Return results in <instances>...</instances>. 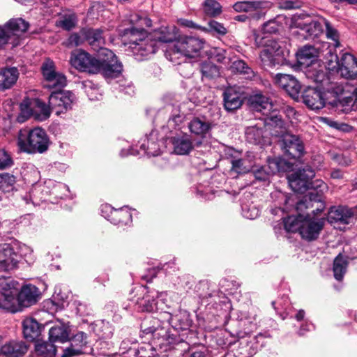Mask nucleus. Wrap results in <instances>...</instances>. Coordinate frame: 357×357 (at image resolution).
I'll return each mask as SVG.
<instances>
[{"label":"nucleus","instance_id":"nucleus-1","mask_svg":"<svg viewBox=\"0 0 357 357\" xmlns=\"http://www.w3.org/2000/svg\"><path fill=\"white\" fill-rule=\"evenodd\" d=\"M298 215L284 219V227L287 232H298L307 241L316 240L323 229L325 219L315 215L324 210V204L317 202L314 192L310 191L300 200L296 207Z\"/></svg>","mask_w":357,"mask_h":357},{"label":"nucleus","instance_id":"nucleus-2","mask_svg":"<svg viewBox=\"0 0 357 357\" xmlns=\"http://www.w3.org/2000/svg\"><path fill=\"white\" fill-rule=\"evenodd\" d=\"M69 63L79 72L101 73L106 78L116 77L123 70L121 63L114 52L108 49L99 50L97 57L83 50H75L70 54Z\"/></svg>","mask_w":357,"mask_h":357},{"label":"nucleus","instance_id":"nucleus-3","mask_svg":"<svg viewBox=\"0 0 357 357\" xmlns=\"http://www.w3.org/2000/svg\"><path fill=\"white\" fill-rule=\"evenodd\" d=\"M122 37L124 45H128L138 60H143L155 52V43L149 38L144 28L127 29Z\"/></svg>","mask_w":357,"mask_h":357},{"label":"nucleus","instance_id":"nucleus-4","mask_svg":"<svg viewBox=\"0 0 357 357\" xmlns=\"http://www.w3.org/2000/svg\"><path fill=\"white\" fill-rule=\"evenodd\" d=\"M50 140L45 131L40 128L20 130L17 138L19 149L25 153H43L49 147Z\"/></svg>","mask_w":357,"mask_h":357},{"label":"nucleus","instance_id":"nucleus-5","mask_svg":"<svg viewBox=\"0 0 357 357\" xmlns=\"http://www.w3.org/2000/svg\"><path fill=\"white\" fill-rule=\"evenodd\" d=\"M254 36L256 45L264 47L260 53V59L264 66L271 67L283 63V50L276 40L268 37L260 38L256 33H254Z\"/></svg>","mask_w":357,"mask_h":357},{"label":"nucleus","instance_id":"nucleus-6","mask_svg":"<svg viewBox=\"0 0 357 357\" xmlns=\"http://www.w3.org/2000/svg\"><path fill=\"white\" fill-rule=\"evenodd\" d=\"M314 170L307 166L303 169H299L298 172L289 176V184L291 188L294 191L299 193H303L307 190L310 189H319V192H322L327 188L325 183L321 180L316 181V185L310 182V180L314 176Z\"/></svg>","mask_w":357,"mask_h":357},{"label":"nucleus","instance_id":"nucleus-7","mask_svg":"<svg viewBox=\"0 0 357 357\" xmlns=\"http://www.w3.org/2000/svg\"><path fill=\"white\" fill-rule=\"evenodd\" d=\"M29 28V23L22 18L11 19L3 26H0V48L6 44L12 47L20 45L22 35Z\"/></svg>","mask_w":357,"mask_h":357},{"label":"nucleus","instance_id":"nucleus-8","mask_svg":"<svg viewBox=\"0 0 357 357\" xmlns=\"http://www.w3.org/2000/svg\"><path fill=\"white\" fill-rule=\"evenodd\" d=\"M250 108L265 116L264 120L268 125H275L280 128L283 127V121L277 114V108L273 101L261 93H256L249 98Z\"/></svg>","mask_w":357,"mask_h":357},{"label":"nucleus","instance_id":"nucleus-9","mask_svg":"<svg viewBox=\"0 0 357 357\" xmlns=\"http://www.w3.org/2000/svg\"><path fill=\"white\" fill-rule=\"evenodd\" d=\"M317 51L312 46H304L296 53L297 61L302 68H307V76L315 82H322L325 73L322 70H317L319 66L317 59Z\"/></svg>","mask_w":357,"mask_h":357},{"label":"nucleus","instance_id":"nucleus-10","mask_svg":"<svg viewBox=\"0 0 357 357\" xmlns=\"http://www.w3.org/2000/svg\"><path fill=\"white\" fill-rule=\"evenodd\" d=\"M17 282L10 278L0 280V308L10 312L20 311Z\"/></svg>","mask_w":357,"mask_h":357},{"label":"nucleus","instance_id":"nucleus-11","mask_svg":"<svg viewBox=\"0 0 357 357\" xmlns=\"http://www.w3.org/2000/svg\"><path fill=\"white\" fill-rule=\"evenodd\" d=\"M204 40L195 37H183L176 40L169 47L170 56L178 58H195L199 55L200 51L204 48Z\"/></svg>","mask_w":357,"mask_h":357},{"label":"nucleus","instance_id":"nucleus-12","mask_svg":"<svg viewBox=\"0 0 357 357\" xmlns=\"http://www.w3.org/2000/svg\"><path fill=\"white\" fill-rule=\"evenodd\" d=\"M323 23H326V19L319 16L312 17L309 15H301L294 18L295 27L299 29L303 34L305 33V38H314L323 33Z\"/></svg>","mask_w":357,"mask_h":357},{"label":"nucleus","instance_id":"nucleus-13","mask_svg":"<svg viewBox=\"0 0 357 357\" xmlns=\"http://www.w3.org/2000/svg\"><path fill=\"white\" fill-rule=\"evenodd\" d=\"M328 68L331 70H336L341 77L354 79L357 78V59L349 53H344L340 60L335 56V61H331L328 63Z\"/></svg>","mask_w":357,"mask_h":357},{"label":"nucleus","instance_id":"nucleus-14","mask_svg":"<svg viewBox=\"0 0 357 357\" xmlns=\"http://www.w3.org/2000/svg\"><path fill=\"white\" fill-rule=\"evenodd\" d=\"M75 101V95L69 91L52 93L49 98L50 107L57 116L70 110Z\"/></svg>","mask_w":357,"mask_h":357},{"label":"nucleus","instance_id":"nucleus-15","mask_svg":"<svg viewBox=\"0 0 357 357\" xmlns=\"http://www.w3.org/2000/svg\"><path fill=\"white\" fill-rule=\"evenodd\" d=\"M269 127L280 128L275 125H268L264 122H260L255 126H249L245 130L246 139L249 143L264 146L271 143L267 128Z\"/></svg>","mask_w":357,"mask_h":357},{"label":"nucleus","instance_id":"nucleus-16","mask_svg":"<svg viewBox=\"0 0 357 357\" xmlns=\"http://www.w3.org/2000/svg\"><path fill=\"white\" fill-rule=\"evenodd\" d=\"M41 70L45 79L48 82L46 85L49 88L63 87L66 84V76L56 70L54 62L46 59L41 66Z\"/></svg>","mask_w":357,"mask_h":357},{"label":"nucleus","instance_id":"nucleus-17","mask_svg":"<svg viewBox=\"0 0 357 357\" xmlns=\"http://www.w3.org/2000/svg\"><path fill=\"white\" fill-rule=\"evenodd\" d=\"M155 133L154 132H151L149 137L146 136L139 142L140 144V150L135 149L133 147H131L127 152H125V150L123 149L121 151V155L126 156L129 154H146L149 156L158 155L160 153V151L158 144L155 141Z\"/></svg>","mask_w":357,"mask_h":357},{"label":"nucleus","instance_id":"nucleus-18","mask_svg":"<svg viewBox=\"0 0 357 357\" xmlns=\"http://www.w3.org/2000/svg\"><path fill=\"white\" fill-rule=\"evenodd\" d=\"M335 93L336 95H339L337 93V91H336ZM326 94L324 96L323 93L317 88L310 86L304 91L303 94V102L310 109L312 110H319L325 106L327 101L329 103L330 102L333 101L337 96H334L333 100H329L328 98L326 97Z\"/></svg>","mask_w":357,"mask_h":357},{"label":"nucleus","instance_id":"nucleus-19","mask_svg":"<svg viewBox=\"0 0 357 357\" xmlns=\"http://www.w3.org/2000/svg\"><path fill=\"white\" fill-rule=\"evenodd\" d=\"M19 256L9 244L0 245V272H11L18 267Z\"/></svg>","mask_w":357,"mask_h":357},{"label":"nucleus","instance_id":"nucleus-20","mask_svg":"<svg viewBox=\"0 0 357 357\" xmlns=\"http://www.w3.org/2000/svg\"><path fill=\"white\" fill-rule=\"evenodd\" d=\"M282 147L292 158H299L304 153V145L301 139L294 135L286 132L282 135Z\"/></svg>","mask_w":357,"mask_h":357},{"label":"nucleus","instance_id":"nucleus-21","mask_svg":"<svg viewBox=\"0 0 357 357\" xmlns=\"http://www.w3.org/2000/svg\"><path fill=\"white\" fill-rule=\"evenodd\" d=\"M274 82L293 98L296 99L298 97L301 86L298 80L292 75L278 73L274 77Z\"/></svg>","mask_w":357,"mask_h":357},{"label":"nucleus","instance_id":"nucleus-22","mask_svg":"<svg viewBox=\"0 0 357 357\" xmlns=\"http://www.w3.org/2000/svg\"><path fill=\"white\" fill-rule=\"evenodd\" d=\"M227 154L231 158L232 170L238 174L248 172L254 166V156L250 153L244 158H238L241 153L234 149L229 148Z\"/></svg>","mask_w":357,"mask_h":357},{"label":"nucleus","instance_id":"nucleus-23","mask_svg":"<svg viewBox=\"0 0 357 357\" xmlns=\"http://www.w3.org/2000/svg\"><path fill=\"white\" fill-rule=\"evenodd\" d=\"M337 91H342V93L337 95L335 99L329 102L330 105L344 112H349L351 110L357 111V89H354L351 96H347V93L341 89L337 88Z\"/></svg>","mask_w":357,"mask_h":357},{"label":"nucleus","instance_id":"nucleus-24","mask_svg":"<svg viewBox=\"0 0 357 357\" xmlns=\"http://www.w3.org/2000/svg\"><path fill=\"white\" fill-rule=\"evenodd\" d=\"M243 94L236 87L226 89L223 93L225 109L229 112L239 109L243 104Z\"/></svg>","mask_w":357,"mask_h":357},{"label":"nucleus","instance_id":"nucleus-25","mask_svg":"<svg viewBox=\"0 0 357 357\" xmlns=\"http://www.w3.org/2000/svg\"><path fill=\"white\" fill-rule=\"evenodd\" d=\"M87 335L84 332H78L70 339V345L63 350L61 357H73L83 353L87 344Z\"/></svg>","mask_w":357,"mask_h":357},{"label":"nucleus","instance_id":"nucleus-26","mask_svg":"<svg viewBox=\"0 0 357 357\" xmlns=\"http://www.w3.org/2000/svg\"><path fill=\"white\" fill-rule=\"evenodd\" d=\"M17 295L22 310V307L31 306L38 301L39 290L36 286L28 284L19 289Z\"/></svg>","mask_w":357,"mask_h":357},{"label":"nucleus","instance_id":"nucleus-27","mask_svg":"<svg viewBox=\"0 0 357 357\" xmlns=\"http://www.w3.org/2000/svg\"><path fill=\"white\" fill-rule=\"evenodd\" d=\"M149 38L155 43V51L159 47L160 43H171L176 40L177 32L175 27L161 26L155 30L153 36H149Z\"/></svg>","mask_w":357,"mask_h":357},{"label":"nucleus","instance_id":"nucleus-28","mask_svg":"<svg viewBox=\"0 0 357 357\" xmlns=\"http://www.w3.org/2000/svg\"><path fill=\"white\" fill-rule=\"evenodd\" d=\"M70 328L68 324L58 322L49 330V339L52 342L63 343L69 340Z\"/></svg>","mask_w":357,"mask_h":357},{"label":"nucleus","instance_id":"nucleus-29","mask_svg":"<svg viewBox=\"0 0 357 357\" xmlns=\"http://www.w3.org/2000/svg\"><path fill=\"white\" fill-rule=\"evenodd\" d=\"M20 73L17 68H3L0 70V91L13 87L19 78Z\"/></svg>","mask_w":357,"mask_h":357},{"label":"nucleus","instance_id":"nucleus-30","mask_svg":"<svg viewBox=\"0 0 357 357\" xmlns=\"http://www.w3.org/2000/svg\"><path fill=\"white\" fill-rule=\"evenodd\" d=\"M28 346L22 341H10L1 344L0 352L9 357H19L26 353Z\"/></svg>","mask_w":357,"mask_h":357},{"label":"nucleus","instance_id":"nucleus-31","mask_svg":"<svg viewBox=\"0 0 357 357\" xmlns=\"http://www.w3.org/2000/svg\"><path fill=\"white\" fill-rule=\"evenodd\" d=\"M23 335L30 342L37 339L41 333V326L33 318L27 317L22 321Z\"/></svg>","mask_w":357,"mask_h":357},{"label":"nucleus","instance_id":"nucleus-32","mask_svg":"<svg viewBox=\"0 0 357 357\" xmlns=\"http://www.w3.org/2000/svg\"><path fill=\"white\" fill-rule=\"evenodd\" d=\"M188 128L193 135L204 137L211 129V123L204 118L195 117L188 123Z\"/></svg>","mask_w":357,"mask_h":357},{"label":"nucleus","instance_id":"nucleus-33","mask_svg":"<svg viewBox=\"0 0 357 357\" xmlns=\"http://www.w3.org/2000/svg\"><path fill=\"white\" fill-rule=\"evenodd\" d=\"M146 291L144 296L142 298H138L137 303L139 305V308L142 311L144 312H153L157 310V303L155 300V297L159 295L155 291H147L146 288H142V292Z\"/></svg>","mask_w":357,"mask_h":357},{"label":"nucleus","instance_id":"nucleus-34","mask_svg":"<svg viewBox=\"0 0 357 357\" xmlns=\"http://www.w3.org/2000/svg\"><path fill=\"white\" fill-rule=\"evenodd\" d=\"M174 151L178 155H186L192 149L190 137L188 135L177 136L173 139Z\"/></svg>","mask_w":357,"mask_h":357},{"label":"nucleus","instance_id":"nucleus-35","mask_svg":"<svg viewBox=\"0 0 357 357\" xmlns=\"http://www.w3.org/2000/svg\"><path fill=\"white\" fill-rule=\"evenodd\" d=\"M42 190L47 195H54L56 197L62 198L67 195L68 187L63 183L48 180L45 182Z\"/></svg>","mask_w":357,"mask_h":357},{"label":"nucleus","instance_id":"nucleus-36","mask_svg":"<svg viewBox=\"0 0 357 357\" xmlns=\"http://www.w3.org/2000/svg\"><path fill=\"white\" fill-rule=\"evenodd\" d=\"M83 35L94 50H97L98 48H100V50L102 49L101 45L105 43V39L101 30L91 29L84 30L83 31Z\"/></svg>","mask_w":357,"mask_h":357},{"label":"nucleus","instance_id":"nucleus-37","mask_svg":"<svg viewBox=\"0 0 357 357\" xmlns=\"http://www.w3.org/2000/svg\"><path fill=\"white\" fill-rule=\"evenodd\" d=\"M33 117L40 121L47 119L52 111L50 105L47 106L45 102L37 98H33Z\"/></svg>","mask_w":357,"mask_h":357},{"label":"nucleus","instance_id":"nucleus-38","mask_svg":"<svg viewBox=\"0 0 357 357\" xmlns=\"http://www.w3.org/2000/svg\"><path fill=\"white\" fill-rule=\"evenodd\" d=\"M351 216V213L348 209L342 207H333L328 212V220L331 223L337 222L348 223Z\"/></svg>","mask_w":357,"mask_h":357},{"label":"nucleus","instance_id":"nucleus-39","mask_svg":"<svg viewBox=\"0 0 357 357\" xmlns=\"http://www.w3.org/2000/svg\"><path fill=\"white\" fill-rule=\"evenodd\" d=\"M77 22V18L75 13L73 11H68L59 15L56 24L65 30L70 31L76 26Z\"/></svg>","mask_w":357,"mask_h":357},{"label":"nucleus","instance_id":"nucleus-40","mask_svg":"<svg viewBox=\"0 0 357 357\" xmlns=\"http://www.w3.org/2000/svg\"><path fill=\"white\" fill-rule=\"evenodd\" d=\"M33 98H25L20 105V113L17 117V121L23 123L30 117H33Z\"/></svg>","mask_w":357,"mask_h":357},{"label":"nucleus","instance_id":"nucleus-41","mask_svg":"<svg viewBox=\"0 0 357 357\" xmlns=\"http://www.w3.org/2000/svg\"><path fill=\"white\" fill-rule=\"evenodd\" d=\"M109 221L114 225H127L132 221V215L127 207L115 208Z\"/></svg>","mask_w":357,"mask_h":357},{"label":"nucleus","instance_id":"nucleus-42","mask_svg":"<svg viewBox=\"0 0 357 357\" xmlns=\"http://www.w3.org/2000/svg\"><path fill=\"white\" fill-rule=\"evenodd\" d=\"M36 354L40 357H55L56 349L52 342H37L35 345Z\"/></svg>","mask_w":357,"mask_h":357},{"label":"nucleus","instance_id":"nucleus-43","mask_svg":"<svg viewBox=\"0 0 357 357\" xmlns=\"http://www.w3.org/2000/svg\"><path fill=\"white\" fill-rule=\"evenodd\" d=\"M347 265L348 262L347 259L340 254L335 257L333 270L334 277L337 280L340 281L342 280L347 271Z\"/></svg>","mask_w":357,"mask_h":357},{"label":"nucleus","instance_id":"nucleus-44","mask_svg":"<svg viewBox=\"0 0 357 357\" xmlns=\"http://www.w3.org/2000/svg\"><path fill=\"white\" fill-rule=\"evenodd\" d=\"M262 4L261 1H238L233 5V8L236 12L252 13L260 9Z\"/></svg>","mask_w":357,"mask_h":357},{"label":"nucleus","instance_id":"nucleus-45","mask_svg":"<svg viewBox=\"0 0 357 357\" xmlns=\"http://www.w3.org/2000/svg\"><path fill=\"white\" fill-rule=\"evenodd\" d=\"M160 318L158 319V321H160V319H162L163 324H165V322L169 325H171L173 328H174L176 330L179 329H183L187 326V324H177V321H179L178 316L175 315L173 316L172 314L164 312L159 314Z\"/></svg>","mask_w":357,"mask_h":357},{"label":"nucleus","instance_id":"nucleus-46","mask_svg":"<svg viewBox=\"0 0 357 357\" xmlns=\"http://www.w3.org/2000/svg\"><path fill=\"white\" fill-rule=\"evenodd\" d=\"M130 23L136 28H144L151 26V20L145 15L139 13H133L130 17Z\"/></svg>","mask_w":357,"mask_h":357},{"label":"nucleus","instance_id":"nucleus-47","mask_svg":"<svg viewBox=\"0 0 357 357\" xmlns=\"http://www.w3.org/2000/svg\"><path fill=\"white\" fill-rule=\"evenodd\" d=\"M201 71L203 76L208 78H214L220 75L218 68L210 61H206L202 64Z\"/></svg>","mask_w":357,"mask_h":357},{"label":"nucleus","instance_id":"nucleus-48","mask_svg":"<svg viewBox=\"0 0 357 357\" xmlns=\"http://www.w3.org/2000/svg\"><path fill=\"white\" fill-rule=\"evenodd\" d=\"M202 31H208L213 35L224 36L227 33V29L223 24L215 21L211 20L208 22L207 27H202Z\"/></svg>","mask_w":357,"mask_h":357},{"label":"nucleus","instance_id":"nucleus-49","mask_svg":"<svg viewBox=\"0 0 357 357\" xmlns=\"http://www.w3.org/2000/svg\"><path fill=\"white\" fill-rule=\"evenodd\" d=\"M326 28V35L328 39L334 42L335 47L340 46L339 33L337 29L326 19V23H323V27Z\"/></svg>","mask_w":357,"mask_h":357},{"label":"nucleus","instance_id":"nucleus-50","mask_svg":"<svg viewBox=\"0 0 357 357\" xmlns=\"http://www.w3.org/2000/svg\"><path fill=\"white\" fill-rule=\"evenodd\" d=\"M204 12L209 15L214 16L221 12V6L215 0H206L204 3Z\"/></svg>","mask_w":357,"mask_h":357},{"label":"nucleus","instance_id":"nucleus-51","mask_svg":"<svg viewBox=\"0 0 357 357\" xmlns=\"http://www.w3.org/2000/svg\"><path fill=\"white\" fill-rule=\"evenodd\" d=\"M267 162L268 164L266 167L271 175L283 171V165L284 164L283 160L275 158L268 159Z\"/></svg>","mask_w":357,"mask_h":357},{"label":"nucleus","instance_id":"nucleus-52","mask_svg":"<svg viewBox=\"0 0 357 357\" xmlns=\"http://www.w3.org/2000/svg\"><path fill=\"white\" fill-rule=\"evenodd\" d=\"M242 214L247 219L254 220L259 215V210L254 204H244L242 206Z\"/></svg>","mask_w":357,"mask_h":357},{"label":"nucleus","instance_id":"nucleus-53","mask_svg":"<svg viewBox=\"0 0 357 357\" xmlns=\"http://www.w3.org/2000/svg\"><path fill=\"white\" fill-rule=\"evenodd\" d=\"M13 163L10 154L5 149H0V170L10 167Z\"/></svg>","mask_w":357,"mask_h":357},{"label":"nucleus","instance_id":"nucleus-54","mask_svg":"<svg viewBox=\"0 0 357 357\" xmlns=\"http://www.w3.org/2000/svg\"><path fill=\"white\" fill-rule=\"evenodd\" d=\"M280 25L275 20H270L264 23L262 26V31L266 33H274L279 31Z\"/></svg>","mask_w":357,"mask_h":357},{"label":"nucleus","instance_id":"nucleus-55","mask_svg":"<svg viewBox=\"0 0 357 357\" xmlns=\"http://www.w3.org/2000/svg\"><path fill=\"white\" fill-rule=\"evenodd\" d=\"M255 178L259 181H267L272 176L266 167H262L253 170Z\"/></svg>","mask_w":357,"mask_h":357},{"label":"nucleus","instance_id":"nucleus-56","mask_svg":"<svg viewBox=\"0 0 357 357\" xmlns=\"http://www.w3.org/2000/svg\"><path fill=\"white\" fill-rule=\"evenodd\" d=\"M83 40L77 33H72L67 40L65 42V45L68 47H77L82 44Z\"/></svg>","mask_w":357,"mask_h":357},{"label":"nucleus","instance_id":"nucleus-57","mask_svg":"<svg viewBox=\"0 0 357 357\" xmlns=\"http://www.w3.org/2000/svg\"><path fill=\"white\" fill-rule=\"evenodd\" d=\"M279 7L282 9H293L301 6L298 0H279Z\"/></svg>","mask_w":357,"mask_h":357},{"label":"nucleus","instance_id":"nucleus-58","mask_svg":"<svg viewBox=\"0 0 357 357\" xmlns=\"http://www.w3.org/2000/svg\"><path fill=\"white\" fill-rule=\"evenodd\" d=\"M231 68L237 72L243 74H248L250 70L246 63L242 60H236L233 62Z\"/></svg>","mask_w":357,"mask_h":357},{"label":"nucleus","instance_id":"nucleus-59","mask_svg":"<svg viewBox=\"0 0 357 357\" xmlns=\"http://www.w3.org/2000/svg\"><path fill=\"white\" fill-rule=\"evenodd\" d=\"M114 210L115 208L109 204H104L101 206L102 215L109 221Z\"/></svg>","mask_w":357,"mask_h":357},{"label":"nucleus","instance_id":"nucleus-60","mask_svg":"<svg viewBox=\"0 0 357 357\" xmlns=\"http://www.w3.org/2000/svg\"><path fill=\"white\" fill-rule=\"evenodd\" d=\"M225 53L226 52L222 49H215L214 50V59L220 63H225L227 59Z\"/></svg>","mask_w":357,"mask_h":357},{"label":"nucleus","instance_id":"nucleus-61","mask_svg":"<svg viewBox=\"0 0 357 357\" xmlns=\"http://www.w3.org/2000/svg\"><path fill=\"white\" fill-rule=\"evenodd\" d=\"M178 24L181 26H183L184 27H188V28H192V29H202V26H198L195 24L192 21L188 20L186 19H179L178 20Z\"/></svg>","mask_w":357,"mask_h":357},{"label":"nucleus","instance_id":"nucleus-62","mask_svg":"<svg viewBox=\"0 0 357 357\" xmlns=\"http://www.w3.org/2000/svg\"><path fill=\"white\" fill-rule=\"evenodd\" d=\"M15 182V178L9 174H0V188L3 187V184L8 183L9 185H13Z\"/></svg>","mask_w":357,"mask_h":357},{"label":"nucleus","instance_id":"nucleus-63","mask_svg":"<svg viewBox=\"0 0 357 357\" xmlns=\"http://www.w3.org/2000/svg\"><path fill=\"white\" fill-rule=\"evenodd\" d=\"M183 119V116L180 114L173 115L168 121V125L171 127H176L179 126Z\"/></svg>","mask_w":357,"mask_h":357},{"label":"nucleus","instance_id":"nucleus-64","mask_svg":"<svg viewBox=\"0 0 357 357\" xmlns=\"http://www.w3.org/2000/svg\"><path fill=\"white\" fill-rule=\"evenodd\" d=\"M314 328L313 325L312 324H305V325H303L300 330H299V335H305V332L307 331H310Z\"/></svg>","mask_w":357,"mask_h":357}]
</instances>
